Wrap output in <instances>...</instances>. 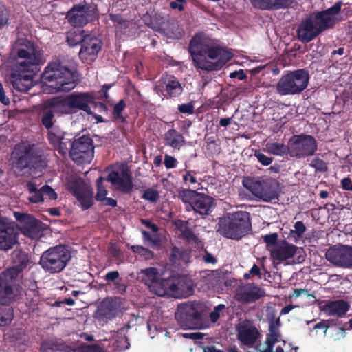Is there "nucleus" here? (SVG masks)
Segmentation results:
<instances>
[{"mask_svg": "<svg viewBox=\"0 0 352 352\" xmlns=\"http://www.w3.org/2000/svg\"><path fill=\"white\" fill-rule=\"evenodd\" d=\"M43 51L30 41L20 38L13 45L9 62L12 69V83L14 89L26 92L33 86L34 67L43 63Z\"/></svg>", "mask_w": 352, "mask_h": 352, "instance_id": "nucleus-1", "label": "nucleus"}, {"mask_svg": "<svg viewBox=\"0 0 352 352\" xmlns=\"http://www.w3.org/2000/svg\"><path fill=\"white\" fill-rule=\"evenodd\" d=\"M189 51L195 65L206 71L219 70L232 58L230 52L214 45L203 34L192 38Z\"/></svg>", "mask_w": 352, "mask_h": 352, "instance_id": "nucleus-2", "label": "nucleus"}, {"mask_svg": "<svg viewBox=\"0 0 352 352\" xmlns=\"http://www.w3.org/2000/svg\"><path fill=\"white\" fill-rule=\"evenodd\" d=\"M341 10V3H337L331 8L311 14L298 25L296 32L298 39L302 43H308L319 34L331 28L338 19Z\"/></svg>", "mask_w": 352, "mask_h": 352, "instance_id": "nucleus-3", "label": "nucleus"}, {"mask_svg": "<svg viewBox=\"0 0 352 352\" xmlns=\"http://www.w3.org/2000/svg\"><path fill=\"white\" fill-rule=\"evenodd\" d=\"M13 168L18 175L37 177L45 162L35 153L33 146L28 143L16 145L12 153Z\"/></svg>", "mask_w": 352, "mask_h": 352, "instance_id": "nucleus-4", "label": "nucleus"}, {"mask_svg": "<svg viewBox=\"0 0 352 352\" xmlns=\"http://www.w3.org/2000/svg\"><path fill=\"white\" fill-rule=\"evenodd\" d=\"M42 79L54 91H69L76 86L74 74L58 61L47 65Z\"/></svg>", "mask_w": 352, "mask_h": 352, "instance_id": "nucleus-5", "label": "nucleus"}, {"mask_svg": "<svg viewBox=\"0 0 352 352\" xmlns=\"http://www.w3.org/2000/svg\"><path fill=\"white\" fill-rule=\"evenodd\" d=\"M217 231L227 238L239 239L251 230L250 214L247 212H236L228 214L219 220Z\"/></svg>", "mask_w": 352, "mask_h": 352, "instance_id": "nucleus-6", "label": "nucleus"}, {"mask_svg": "<svg viewBox=\"0 0 352 352\" xmlns=\"http://www.w3.org/2000/svg\"><path fill=\"white\" fill-rule=\"evenodd\" d=\"M309 76L304 69H298L283 75L276 85V90L281 96L298 94L307 87Z\"/></svg>", "mask_w": 352, "mask_h": 352, "instance_id": "nucleus-7", "label": "nucleus"}, {"mask_svg": "<svg viewBox=\"0 0 352 352\" xmlns=\"http://www.w3.org/2000/svg\"><path fill=\"white\" fill-rule=\"evenodd\" d=\"M71 259L69 251L63 245L51 248L44 252L40 259L42 267L51 273L63 270Z\"/></svg>", "mask_w": 352, "mask_h": 352, "instance_id": "nucleus-8", "label": "nucleus"}, {"mask_svg": "<svg viewBox=\"0 0 352 352\" xmlns=\"http://www.w3.org/2000/svg\"><path fill=\"white\" fill-rule=\"evenodd\" d=\"M179 198L186 204L187 211L193 210L201 215H208L214 205V199L204 194L195 190H184L179 194Z\"/></svg>", "mask_w": 352, "mask_h": 352, "instance_id": "nucleus-9", "label": "nucleus"}, {"mask_svg": "<svg viewBox=\"0 0 352 352\" xmlns=\"http://www.w3.org/2000/svg\"><path fill=\"white\" fill-rule=\"evenodd\" d=\"M12 267L0 273V286H9L28 266L29 258L26 253L16 250L12 254Z\"/></svg>", "mask_w": 352, "mask_h": 352, "instance_id": "nucleus-10", "label": "nucleus"}, {"mask_svg": "<svg viewBox=\"0 0 352 352\" xmlns=\"http://www.w3.org/2000/svg\"><path fill=\"white\" fill-rule=\"evenodd\" d=\"M67 188L76 197L83 210H87L93 205V192L89 185L82 179L74 176L69 177Z\"/></svg>", "mask_w": 352, "mask_h": 352, "instance_id": "nucleus-11", "label": "nucleus"}, {"mask_svg": "<svg viewBox=\"0 0 352 352\" xmlns=\"http://www.w3.org/2000/svg\"><path fill=\"white\" fill-rule=\"evenodd\" d=\"M317 149V142L311 135H301L294 136L290 141L289 153L292 156L298 158L314 155Z\"/></svg>", "mask_w": 352, "mask_h": 352, "instance_id": "nucleus-12", "label": "nucleus"}, {"mask_svg": "<svg viewBox=\"0 0 352 352\" xmlns=\"http://www.w3.org/2000/svg\"><path fill=\"white\" fill-rule=\"evenodd\" d=\"M72 160L79 164H89L94 157L92 140L87 136L75 140L70 149Z\"/></svg>", "mask_w": 352, "mask_h": 352, "instance_id": "nucleus-13", "label": "nucleus"}, {"mask_svg": "<svg viewBox=\"0 0 352 352\" xmlns=\"http://www.w3.org/2000/svg\"><path fill=\"white\" fill-rule=\"evenodd\" d=\"M19 228L16 223L0 215V250L12 249L17 243Z\"/></svg>", "mask_w": 352, "mask_h": 352, "instance_id": "nucleus-14", "label": "nucleus"}, {"mask_svg": "<svg viewBox=\"0 0 352 352\" xmlns=\"http://www.w3.org/2000/svg\"><path fill=\"white\" fill-rule=\"evenodd\" d=\"M14 217L19 221L20 230L25 236L31 239H37L41 236L43 230V224L33 216L14 212Z\"/></svg>", "mask_w": 352, "mask_h": 352, "instance_id": "nucleus-15", "label": "nucleus"}, {"mask_svg": "<svg viewBox=\"0 0 352 352\" xmlns=\"http://www.w3.org/2000/svg\"><path fill=\"white\" fill-rule=\"evenodd\" d=\"M94 11L90 7L85 5H75L68 12L67 19L74 26H82L92 21Z\"/></svg>", "mask_w": 352, "mask_h": 352, "instance_id": "nucleus-16", "label": "nucleus"}, {"mask_svg": "<svg viewBox=\"0 0 352 352\" xmlns=\"http://www.w3.org/2000/svg\"><path fill=\"white\" fill-rule=\"evenodd\" d=\"M326 258L334 265L342 267H351L352 247L341 246L329 248L326 252Z\"/></svg>", "mask_w": 352, "mask_h": 352, "instance_id": "nucleus-17", "label": "nucleus"}, {"mask_svg": "<svg viewBox=\"0 0 352 352\" xmlns=\"http://www.w3.org/2000/svg\"><path fill=\"white\" fill-rule=\"evenodd\" d=\"M271 255L274 260L278 261H286L292 258L295 254H299V258L304 260L301 255L302 249L296 247L294 245L289 244L285 241H281L274 248L270 249Z\"/></svg>", "mask_w": 352, "mask_h": 352, "instance_id": "nucleus-18", "label": "nucleus"}, {"mask_svg": "<svg viewBox=\"0 0 352 352\" xmlns=\"http://www.w3.org/2000/svg\"><path fill=\"white\" fill-rule=\"evenodd\" d=\"M100 49L101 42L99 39L86 36L82 41L79 56L82 61L89 63L96 59Z\"/></svg>", "mask_w": 352, "mask_h": 352, "instance_id": "nucleus-19", "label": "nucleus"}, {"mask_svg": "<svg viewBox=\"0 0 352 352\" xmlns=\"http://www.w3.org/2000/svg\"><path fill=\"white\" fill-rule=\"evenodd\" d=\"M107 181L117 190L124 193L131 191L133 184L131 175L126 169L111 171L107 177Z\"/></svg>", "mask_w": 352, "mask_h": 352, "instance_id": "nucleus-20", "label": "nucleus"}, {"mask_svg": "<svg viewBox=\"0 0 352 352\" xmlns=\"http://www.w3.org/2000/svg\"><path fill=\"white\" fill-rule=\"evenodd\" d=\"M155 89L157 91H160L163 95L171 97L177 96L182 92V85L177 78L168 75L162 78Z\"/></svg>", "mask_w": 352, "mask_h": 352, "instance_id": "nucleus-21", "label": "nucleus"}, {"mask_svg": "<svg viewBox=\"0 0 352 352\" xmlns=\"http://www.w3.org/2000/svg\"><path fill=\"white\" fill-rule=\"evenodd\" d=\"M69 104L72 113L78 110H82L87 114L91 113V104L93 103V96L88 93H72L69 95Z\"/></svg>", "mask_w": 352, "mask_h": 352, "instance_id": "nucleus-22", "label": "nucleus"}, {"mask_svg": "<svg viewBox=\"0 0 352 352\" xmlns=\"http://www.w3.org/2000/svg\"><path fill=\"white\" fill-rule=\"evenodd\" d=\"M69 103V95L63 98H54L47 102L54 111L61 114L72 113Z\"/></svg>", "mask_w": 352, "mask_h": 352, "instance_id": "nucleus-23", "label": "nucleus"}, {"mask_svg": "<svg viewBox=\"0 0 352 352\" xmlns=\"http://www.w3.org/2000/svg\"><path fill=\"white\" fill-rule=\"evenodd\" d=\"M255 8L263 10L278 9L290 5L293 0H250Z\"/></svg>", "mask_w": 352, "mask_h": 352, "instance_id": "nucleus-24", "label": "nucleus"}, {"mask_svg": "<svg viewBox=\"0 0 352 352\" xmlns=\"http://www.w3.org/2000/svg\"><path fill=\"white\" fill-rule=\"evenodd\" d=\"M164 140L167 145L178 149L184 146L185 143L182 135L175 129H170L165 133Z\"/></svg>", "mask_w": 352, "mask_h": 352, "instance_id": "nucleus-25", "label": "nucleus"}, {"mask_svg": "<svg viewBox=\"0 0 352 352\" xmlns=\"http://www.w3.org/2000/svg\"><path fill=\"white\" fill-rule=\"evenodd\" d=\"M264 181L265 180L247 179L243 181V185L254 195L260 199L261 197H263L262 188L263 187ZM265 195L266 196L265 194H264V196Z\"/></svg>", "mask_w": 352, "mask_h": 352, "instance_id": "nucleus-26", "label": "nucleus"}, {"mask_svg": "<svg viewBox=\"0 0 352 352\" xmlns=\"http://www.w3.org/2000/svg\"><path fill=\"white\" fill-rule=\"evenodd\" d=\"M27 188L30 193L28 199L31 203L40 204L44 201L45 198L43 197L42 187L41 188H38L37 186L34 183L29 182L27 184Z\"/></svg>", "mask_w": 352, "mask_h": 352, "instance_id": "nucleus-27", "label": "nucleus"}, {"mask_svg": "<svg viewBox=\"0 0 352 352\" xmlns=\"http://www.w3.org/2000/svg\"><path fill=\"white\" fill-rule=\"evenodd\" d=\"M262 188V194H265L266 197L265 195L263 197H261L260 199L265 201H271L278 198V193L276 190V184L274 182L269 179L265 180L263 187Z\"/></svg>", "mask_w": 352, "mask_h": 352, "instance_id": "nucleus-28", "label": "nucleus"}, {"mask_svg": "<svg viewBox=\"0 0 352 352\" xmlns=\"http://www.w3.org/2000/svg\"><path fill=\"white\" fill-rule=\"evenodd\" d=\"M162 32L169 37L179 38L182 36V32L176 21L169 19L168 25L162 26Z\"/></svg>", "mask_w": 352, "mask_h": 352, "instance_id": "nucleus-29", "label": "nucleus"}, {"mask_svg": "<svg viewBox=\"0 0 352 352\" xmlns=\"http://www.w3.org/2000/svg\"><path fill=\"white\" fill-rule=\"evenodd\" d=\"M142 273L143 274L142 278L146 286H151L153 284L159 283L160 275L156 268H147L142 270Z\"/></svg>", "mask_w": 352, "mask_h": 352, "instance_id": "nucleus-30", "label": "nucleus"}, {"mask_svg": "<svg viewBox=\"0 0 352 352\" xmlns=\"http://www.w3.org/2000/svg\"><path fill=\"white\" fill-rule=\"evenodd\" d=\"M91 113H88V115L92 116L97 123L104 122L102 116L98 114V113L102 114L107 113V108L104 104L101 102H96L93 99V103L91 104Z\"/></svg>", "mask_w": 352, "mask_h": 352, "instance_id": "nucleus-31", "label": "nucleus"}, {"mask_svg": "<svg viewBox=\"0 0 352 352\" xmlns=\"http://www.w3.org/2000/svg\"><path fill=\"white\" fill-rule=\"evenodd\" d=\"M266 151L275 155H283L289 151V147L282 143L268 142L265 145Z\"/></svg>", "mask_w": 352, "mask_h": 352, "instance_id": "nucleus-32", "label": "nucleus"}, {"mask_svg": "<svg viewBox=\"0 0 352 352\" xmlns=\"http://www.w3.org/2000/svg\"><path fill=\"white\" fill-rule=\"evenodd\" d=\"M48 139L49 141L54 146L60 144V141L63 139V133L58 128H52L48 130Z\"/></svg>", "mask_w": 352, "mask_h": 352, "instance_id": "nucleus-33", "label": "nucleus"}, {"mask_svg": "<svg viewBox=\"0 0 352 352\" xmlns=\"http://www.w3.org/2000/svg\"><path fill=\"white\" fill-rule=\"evenodd\" d=\"M170 261L173 264H180V261L187 262V254L181 250H179V248L173 247L171 249V252L170 254Z\"/></svg>", "mask_w": 352, "mask_h": 352, "instance_id": "nucleus-34", "label": "nucleus"}, {"mask_svg": "<svg viewBox=\"0 0 352 352\" xmlns=\"http://www.w3.org/2000/svg\"><path fill=\"white\" fill-rule=\"evenodd\" d=\"M41 120L42 124L47 129L50 130L52 128L54 124V113L52 110L45 109L43 111Z\"/></svg>", "mask_w": 352, "mask_h": 352, "instance_id": "nucleus-35", "label": "nucleus"}, {"mask_svg": "<svg viewBox=\"0 0 352 352\" xmlns=\"http://www.w3.org/2000/svg\"><path fill=\"white\" fill-rule=\"evenodd\" d=\"M103 177H100L97 179V193L96 195V199L99 201H102L107 195V190L105 187L102 185Z\"/></svg>", "mask_w": 352, "mask_h": 352, "instance_id": "nucleus-36", "label": "nucleus"}, {"mask_svg": "<svg viewBox=\"0 0 352 352\" xmlns=\"http://www.w3.org/2000/svg\"><path fill=\"white\" fill-rule=\"evenodd\" d=\"M306 231V226L302 221H297L294 226V229L290 230L291 234H294L297 238H301Z\"/></svg>", "mask_w": 352, "mask_h": 352, "instance_id": "nucleus-37", "label": "nucleus"}, {"mask_svg": "<svg viewBox=\"0 0 352 352\" xmlns=\"http://www.w3.org/2000/svg\"><path fill=\"white\" fill-rule=\"evenodd\" d=\"M169 18L168 16H162L160 14H156L154 18V21L155 22V26L154 28L158 31L162 32V26L168 25Z\"/></svg>", "mask_w": 352, "mask_h": 352, "instance_id": "nucleus-38", "label": "nucleus"}, {"mask_svg": "<svg viewBox=\"0 0 352 352\" xmlns=\"http://www.w3.org/2000/svg\"><path fill=\"white\" fill-rule=\"evenodd\" d=\"M159 197V192L153 188L146 189L142 195L143 199L153 203L156 202Z\"/></svg>", "mask_w": 352, "mask_h": 352, "instance_id": "nucleus-39", "label": "nucleus"}, {"mask_svg": "<svg viewBox=\"0 0 352 352\" xmlns=\"http://www.w3.org/2000/svg\"><path fill=\"white\" fill-rule=\"evenodd\" d=\"M263 240L266 243L267 248L270 251L271 248H274L278 243L277 241L278 234L276 233H272L264 236Z\"/></svg>", "mask_w": 352, "mask_h": 352, "instance_id": "nucleus-40", "label": "nucleus"}, {"mask_svg": "<svg viewBox=\"0 0 352 352\" xmlns=\"http://www.w3.org/2000/svg\"><path fill=\"white\" fill-rule=\"evenodd\" d=\"M310 166L320 172H326L327 170V164L319 158H314L311 160Z\"/></svg>", "mask_w": 352, "mask_h": 352, "instance_id": "nucleus-41", "label": "nucleus"}, {"mask_svg": "<svg viewBox=\"0 0 352 352\" xmlns=\"http://www.w3.org/2000/svg\"><path fill=\"white\" fill-rule=\"evenodd\" d=\"M9 14L6 7L0 3V29L8 23Z\"/></svg>", "mask_w": 352, "mask_h": 352, "instance_id": "nucleus-42", "label": "nucleus"}, {"mask_svg": "<svg viewBox=\"0 0 352 352\" xmlns=\"http://www.w3.org/2000/svg\"><path fill=\"white\" fill-rule=\"evenodd\" d=\"M126 104L123 100H120L113 109V116L116 119L124 121V118L121 114L122 111L124 109Z\"/></svg>", "mask_w": 352, "mask_h": 352, "instance_id": "nucleus-43", "label": "nucleus"}, {"mask_svg": "<svg viewBox=\"0 0 352 352\" xmlns=\"http://www.w3.org/2000/svg\"><path fill=\"white\" fill-rule=\"evenodd\" d=\"M178 225H181V231L182 232L184 236L188 241H195L198 239L197 237L192 233V232L190 230L188 229L184 226V223L183 221H179L178 223Z\"/></svg>", "mask_w": 352, "mask_h": 352, "instance_id": "nucleus-44", "label": "nucleus"}, {"mask_svg": "<svg viewBox=\"0 0 352 352\" xmlns=\"http://www.w3.org/2000/svg\"><path fill=\"white\" fill-rule=\"evenodd\" d=\"M42 191L43 197L46 196L50 199L52 200H54L57 198V194L55 192L54 190L48 185L42 186Z\"/></svg>", "mask_w": 352, "mask_h": 352, "instance_id": "nucleus-45", "label": "nucleus"}, {"mask_svg": "<svg viewBox=\"0 0 352 352\" xmlns=\"http://www.w3.org/2000/svg\"><path fill=\"white\" fill-rule=\"evenodd\" d=\"M82 39L83 38L81 34H77L73 36V33L70 32L67 36V42L69 45L72 46H74L79 43H82Z\"/></svg>", "mask_w": 352, "mask_h": 352, "instance_id": "nucleus-46", "label": "nucleus"}, {"mask_svg": "<svg viewBox=\"0 0 352 352\" xmlns=\"http://www.w3.org/2000/svg\"><path fill=\"white\" fill-rule=\"evenodd\" d=\"M254 155L257 158L258 161L264 166H268L272 162V158L269 157L260 152H256Z\"/></svg>", "mask_w": 352, "mask_h": 352, "instance_id": "nucleus-47", "label": "nucleus"}, {"mask_svg": "<svg viewBox=\"0 0 352 352\" xmlns=\"http://www.w3.org/2000/svg\"><path fill=\"white\" fill-rule=\"evenodd\" d=\"M178 110L186 114H192L194 112V106L192 103H187L179 105Z\"/></svg>", "mask_w": 352, "mask_h": 352, "instance_id": "nucleus-48", "label": "nucleus"}, {"mask_svg": "<svg viewBox=\"0 0 352 352\" xmlns=\"http://www.w3.org/2000/svg\"><path fill=\"white\" fill-rule=\"evenodd\" d=\"M133 249L135 252H138L140 254L144 256L146 258H150L153 256V253L151 251L142 246H134Z\"/></svg>", "mask_w": 352, "mask_h": 352, "instance_id": "nucleus-49", "label": "nucleus"}, {"mask_svg": "<svg viewBox=\"0 0 352 352\" xmlns=\"http://www.w3.org/2000/svg\"><path fill=\"white\" fill-rule=\"evenodd\" d=\"M329 282L335 284L348 285L349 280L338 275H332L330 276Z\"/></svg>", "mask_w": 352, "mask_h": 352, "instance_id": "nucleus-50", "label": "nucleus"}, {"mask_svg": "<svg viewBox=\"0 0 352 352\" xmlns=\"http://www.w3.org/2000/svg\"><path fill=\"white\" fill-rule=\"evenodd\" d=\"M177 160L172 156L165 155L164 157V165L167 168H173L176 165Z\"/></svg>", "mask_w": 352, "mask_h": 352, "instance_id": "nucleus-51", "label": "nucleus"}, {"mask_svg": "<svg viewBox=\"0 0 352 352\" xmlns=\"http://www.w3.org/2000/svg\"><path fill=\"white\" fill-rule=\"evenodd\" d=\"M177 279H178V280L171 283L170 286L174 287L178 285H187L188 283V278L186 274L179 275Z\"/></svg>", "mask_w": 352, "mask_h": 352, "instance_id": "nucleus-52", "label": "nucleus"}, {"mask_svg": "<svg viewBox=\"0 0 352 352\" xmlns=\"http://www.w3.org/2000/svg\"><path fill=\"white\" fill-rule=\"evenodd\" d=\"M250 276H260V269L256 265H254L249 273H247L244 275L245 278H249Z\"/></svg>", "mask_w": 352, "mask_h": 352, "instance_id": "nucleus-53", "label": "nucleus"}, {"mask_svg": "<svg viewBox=\"0 0 352 352\" xmlns=\"http://www.w3.org/2000/svg\"><path fill=\"white\" fill-rule=\"evenodd\" d=\"M0 102L6 105L10 103V100L6 96L5 89L1 83H0Z\"/></svg>", "mask_w": 352, "mask_h": 352, "instance_id": "nucleus-54", "label": "nucleus"}, {"mask_svg": "<svg viewBox=\"0 0 352 352\" xmlns=\"http://www.w3.org/2000/svg\"><path fill=\"white\" fill-rule=\"evenodd\" d=\"M184 0H175L174 1H171L170 6L172 9H177L179 11H182L184 9Z\"/></svg>", "mask_w": 352, "mask_h": 352, "instance_id": "nucleus-55", "label": "nucleus"}, {"mask_svg": "<svg viewBox=\"0 0 352 352\" xmlns=\"http://www.w3.org/2000/svg\"><path fill=\"white\" fill-rule=\"evenodd\" d=\"M341 183L344 190H352V181L349 178H344Z\"/></svg>", "mask_w": 352, "mask_h": 352, "instance_id": "nucleus-56", "label": "nucleus"}, {"mask_svg": "<svg viewBox=\"0 0 352 352\" xmlns=\"http://www.w3.org/2000/svg\"><path fill=\"white\" fill-rule=\"evenodd\" d=\"M55 147L57 148V149L58 150V152L62 155H64L67 153V142H63V140L60 141V144H57V146Z\"/></svg>", "mask_w": 352, "mask_h": 352, "instance_id": "nucleus-57", "label": "nucleus"}, {"mask_svg": "<svg viewBox=\"0 0 352 352\" xmlns=\"http://www.w3.org/2000/svg\"><path fill=\"white\" fill-rule=\"evenodd\" d=\"M119 276V274L116 271H113L111 272H109L106 274V279L108 281H114L116 280Z\"/></svg>", "mask_w": 352, "mask_h": 352, "instance_id": "nucleus-58", "label": "nucleus"}, {"mask_svg": "<svg viewBox=\"0 0 352 352\" xmlns=\"http://www.w3.org/2000/svg\"><path fill=\"white\" fill-rule=\"evenodd\" d=\"M101 202H102L104 205L110 206L112 207H115L117 205L116 201L109 197H105Z\"/></svg>", "mask_w": 352, "mask_h": 352, "instance_id": "nucleus-59", "label": "nucleus"}, {"mask_svg": "<svg viewBox=\"0 0 352 352\" xmlns=\"http://www.w3.org/2000/svg\"><path fill=\"white\" fill-rule=\"evenodd\" d=\"M203 260L206 263H214L217 261L216 258L211 254H209V253H206L203 256Z\"/></svg>", "mask_w": 352, "mask_h": 352, "instance_id": "nucleus-60", "label": "nucleus"}, {"mask_svg": "<svg viewBox=\"0 0 352 352\" xmlns=\"http://www.w3.org/2000/svg\"><path fill=\"white\" fill-rule=\"evenodd\" d=\"M142 233L146 241H147L149 244L152 243V246H154L155 245L154 241L152 239L150 234L148 232L142 231Z\"/></svg>", "mask_w": 352, "mask_h": 352, "instance_id": "nucleus-61", "label": "nucleus"}, {"mask_svg": "<svg viewBox=\"0 0 352 352\" xmlns=\"http://www.w3.org/2000/svg\"><path fill=\"white\" fill-rule=\"evenodd\" d=\"M142 222L148 228H151L153 232H157L158 230L157 226L152 223L151 221L148 220H142Z\"/></svg>", "mask_w": 352, "mask_h": 352, "instance_id": "nucleus-62", "label": "nucleus"}, {"mask_svg": "<svg viewBox=\"0 0 352 352\" xmlns=\"http://www.w3.org/2000/svg\"><path fill=\"white\" fill-rule=\"evenodd\" d=\"M230 78H236L237 77L239 80H243L245 78V75L243 74V71L241 72H232L230 75Z\"/></svg>", "mask_w": 352, "mask_h": 352, "instance_id": "nucleus-63", "label": "nucleus"}, {"mask_svg": "<svg viewBox=\"0 0 352 352\" xmlns=\"http://www.w3.org/2000/svg\"><path fill=\"white\" fill-rule=\"evenodd\" d=\"M184 179L186 182H190L191 184H195L197 182V179L195 177H193L190 173H188L184 175Z\"/></svg>", "mask_w": 352, "mask_h": 352, "instance_id": "nucleus-64", "label": "nucleus"}]
</instances>
